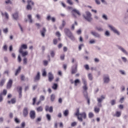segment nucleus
Returning a JSON list of instances; mask_svg holds the SVG:
<instances>
[{
    "label": "nucleus",
    "instance_id": "nucleus-62",
    "mask_svg": "<svg viewBox=\"0 0 128 128\" xmlns=\"http://www.w3.org/2000/svg\"><path fill=\"white\" fill-rule=\"evenodd\" d=\"M50 54L52 58H54V51H51Z\"/></svg>",
    "mask_w": 128,
    "mask_h": 128
},
{
    "label": "nucleus",
    "instance_id": "nucleus-60",
    "mask_svg": "<svg viewBox=\"0 0 128 128\" xmlns=\"http://www.w3.org/2000/svg\"><path fill=\"white\" fill-rule=\"evenodd\" d=\"M56 36H58V38L60 37V32H56Z\"/></svg>",
    "mask_w": 128,
    "mask_h": 128
},
{
    "label": "nucleus",
    "instance_id": "nucleus-47",
    "mask_svg": "<svg viewBox=\"0 0 128 128\" xmlns=\"http://www.w3.org/2000/svg\"><path fill=\"white\" fill-rule=\"evenodd\" d=\"M68 38H70V40H75L74 36H72V34H71L70 36H68Z\"/></svg>",
    "mask_w": 128,
    "mask_h": 128
},
{
    "label": "nucleus",
    "instance_id": "nucleus-56",
    "mask_svg": "<svg viewBox=\"0 0 128 128\" xmlns=\"http://www.w3.org/2000/svg\"><path fill=\"white\" fill-rule=\"evenodd\" d=\"M84 44H80V45H79V46H78V50H82V46H84Z\"/></svg>",
    "mask_w": 128,
    "mask_h": 128
},
{
    "label": "nucleus",
    "instance_id": "nucleus-27",
    "mask_svg": "<svg viewBox=\"0 0 128 128\" xmlns=\"http://www.w3.org/2000/svg\"><path fill=\"white\" fill-rule=\"evenodd\" d=\"M6 94H8V91L6 90V89H4L2 91V92L0 94V96H6Z\"/></svg>",
    "mask_w": 128,
    "mask_h": 128
},
{
    "label": "nucleus",
    "instance_id": "nucleus-9",
    "mask_svg": "<svg viewBox=\"0 0 128 128\" xmlns=\"http://www.w3.org/2000/svg\"><path fill=\"white\" fill-rule=\"evenodd\" d=\"M40 80V72H38L36 75L34 77V82H36Z\"/></svg>",
    "mask_w": 128,
    "mask_h": 128
},
{
    "label": "nucleus",
    "instance_id": "nucleus-14",
    "mask_svg": "<svg viewBox=\"0 0 128 128\" xmlns=\"http://www.w3.org/2000/svg\"><path fill=\"white\" fill-rule=\"evenodd\" d=\"M109 28H110V30H112L115 34H116L120 36V32H118V31L116 28L112 26H109Z\"/></svg>",
    "mask_w": 128,
    "mask_h": 128
},
{
    "label": "nucleus",
    "instance_id": "nucleus-10",
    "mask_svg": "<svg viewBox=\"0 0 128 128\" xmlns=\"http://www.w3.org/2000/svg\"><path fill=\"white\" fill-rule=\"evenodd\" d=\"M45 110L46 112H54V108L52 106H45Z\"/></svg>",
    "mask_w": 128,
    "mask_h": 128
},
{
    "label": "nucleus",
    "instance_id": "nucleus-3",
    "mask_svg": "<svg viewBox=\"0 0 128 128\" xmlns=\"http://www.w3.org/2000/svg\"><path fill=\"white\" fill-rule=\"evenodd\" d=\"M27 6L26 8L28 10H32V6H34V2L31 0H27Z\"/></svg>",
    "mask_w": 128,
    "mask_h": 128
},
{
    "label": "nucleus",
    "instance_id": "nucleus-23",
    "mask_svg": "<svg viewBox=\"0 0 128 128\" xmlns=\"http://www.w3.org/2000/svg\"><path fill=\"white\" fill-rule=\"evenodd\" d=\"M20 70H22V68L20 66H19L16 71L15 76H18V74L20 72Z\"/></svg>",
    "mask_w": 128,
    "mask_h": 128
},
{
    "label": "nucleus",
    "instance_id": "nucleus-17",
    "mask_svg": "<svg viewBox=\"0 0 128 128\" xmlns=\"http://www.w3.org/2000/svg\"><path fill=\"white\" fill-rule=\"evenodd\" d=\"M1 14H2V16L5 17V18H6V20H8L9 16H8V12H2Z\"/></svg>",
    "mask_w": 128,
    "mask_h": 128
},
{
    "label": "nucleus",
    "instance_id": "nucleus-32",
    "mask_svg": "<svg viewBox=\"0 0 128 128\" xmlns=\"http://www.w3.org/2000/svg\"><path fill=\"white\" fill-rule=\"evenodd\" d=\"M64 115L65 116H68V114H69V112L68 110H65L64 112H63Z\"/></svg>",
    "mask_w": 128,
    "mask_h": 128
},
{
    "label": "nucleus",
    "instance_id": "nucleus-41",
    "mask_svg": "<svg viewBox=\"0 0 128 128\" xmlns=\"http://www.w3.org/2000/svg\"><path fill=\"white\" fill-rule=\"evenodd\" d=\"M94 113H92V112H90L89 114H88V118H94Z\"/></svg>",
    "mask_w": 128,
    "mask_h": 128
},
{
    "label": "nucleus",
    "instance_id": "nucleus-38",
    "mask_svg": "<svg viewBox=\"0 0 128 128\" xmlns=\"http://www.w3.org/2000/svg\"><path fill=\"white\" fill-rule=\"evenodd\" d=\"M28 18L30 20V23L32 22V15L28 14Z\"/></svg>",
    "mask_w": 128,
    "mask_h": 128
},
{
    "label": "nucleus",
    "instance_id": "nucleus-11",
    "mask_svg": "<svg viewBox=\"0 0 128 128\" xmlns=\"http://www.w3.org/2000/svg\"><path fill=\"white\" fill-rule=\"evenodd\" d=\"M30 116L32 120H34L36 118V112L34 110H32L30 112Z\"/></svg>",
    "mask_w": 128,
    "mask_h": 128
},
{
    "label": "nucleus",
    "instance_id": "nucleus-51",
    "mask_svg": "<svg viewBox=\"0 0 128 128\" xmlns=\"http://www.w3.org/2000/svg\"><path fill=\"white\" fill-rule=\"evenodd\" d=\"M96 29H97L98 32H102L104 30H102V28L100 27H96Z\"/></svg>",
    "mask_w": 128,
    "mask_h": 128
},
{
    "label": "nucleus",
    "instance_id": "nucleus-19",
    "mask_svg": "<svg viewBox=\"0 0 128 128\" xmlns=\"http://www.w3.org/2000/svg\"><path fill=\"white\" fill-rule=\"evenodd\" d=\"M46 20H51L53 22H56V18L54 17H52V18L50 16H47Z\"/></svg>",
    "mask_w": 128,
    "mask_h": 128
},
{
    "label": "nucleus",
    "instance_id": "nucleus-61",
    "mask_svg": "<svg viewBox=\"0 0 128 128\" xmlns=\"http://www.w3.org/2000/svg\"><path fill=\"white\" fill-rule=\"evenodd\" d=\"M3 49L4 50L6 51L8 50V46L6 45H4L3 46Z\"/></svg>",
    "mask_w": 128,
    "mask_h": 128
},
{
    "label": "nucleus",
    "instance_id": "nucleus-34",
    "mask_svg": "<svg viewBox=\"0 0 128 128\" xmlns=\"http://www.w3.org/2000/svg\"><path fill=\"white\" fill-rule=\"evenodd\" d=\"M121 115H122V113L120 112L117 111L116 112V114L115 116L117 118H120V116Z\"/></svg>",
    "mask_w": 128,
    "mask_h": 128
},
{
    "label": "nucleus",
    "instance_id": "nucleus-26",
    "mask_svg": "<svg viewBox=\"0 0 128 128\" xmlns=\"http://www.w3.org/2000/svg\"><path fill=\"white\" fill-rule=\"evenodd\" d=\"M66 21H64V20H62V26L60 27V30H62V28H64V26H66Z\"/></svg>",
    "mask_w": 128,
    "mask_h": 128
},
{
    "label": "nucleus",
    "instance_id": "nucleus-13",
    "mask_svg": "<svg viewBox=\"0 0 128 128\" xmlns=\"http://www.w3.org/2000/svg\"><path fill=\"white\" fill-rule=\"evenodd\" d=\"M17 90L18 92L19 93V98H22V86H18L17 87Z\"/></svg>",
    "mask_w": 128,
    "mask_h": 128
},
{
    "label": "nucleus",
    "instance_id": "nucleus-6",
    "mask_svg": "<svg viewBox=\"0 0 128 128\" xmlns=\"http://www.w3.org/2000/svg\"><path fill=\"white\" fill-rule=\"evenodd\" d=\"M71 72L72 74H74L78 72V64L74 65L72 67Z\"/></svg>",
    "mask_w": 128,
    "mask_h": 128
},
{
    "label": "nucleus",
    "instance_id": "nucleus-58",
    "mask_svg": "<svg viewBox=\"0 0 128 128\" xmlns=\"http://www.w3.org/2000/svg\"><path fill=\"white\" fill-rule=\"evenodd\" d=\"M76 124H77L76 122H73L72 123L71 126H76Z\"/></svg>",
    "mask_w": 128,
    "mask_h": 128
},
{
    "label": "nucleus",
    "instance_id": "nucleus-49",
    "mask_svg": "<svg viewBox=\"0 0 128 128\" xmlns=\"http://www.w3.org/2000/svg\"><path fill=\"white\" fill-rule=\"evenodd\" d=\"M110 104L112 106H114V104H116V100H113L110 101Z\"/></svg>",
    "mask_w": 128,
    "mask_h": 128
},
{
    "label": "nucleus",
    "instance_id": "nucleus-2",
    "mask_svg": "<svg viewBox=\"0 0 128 128\" xmlns=\"http://www.w3.org/2000/svg\"><path fill=\"white\" fill-rule=\"evenodd\" d=\"M82 82L84 84V86H82V89L84 90V96H85L86 98H88V84L86 83V79L84 78H82Z\"/></svg>",
    "mask_w": 128,
    "mask_h": 128
},
{
    "label": "nucleus",
    "instance_id": "nucleus-36",
    "mask_svg": "<svg viewBox=\"0 0 128 128\" xmlns=\"http://www.w3.org/2000/svg\"><path fill=\"white\" fill-rule=\"evenodd\" d=\"M46 118L48 120H52V117L50 116V114H46Z\"/></svg>",
    "mask_w": 128,
    "mask_h": 128
},
{
    "label": "nucleus",
    "instance_id": "nucleus-30",
    "mask_svg": "<svg viewBox=\"0 0 128 128\" xmlns=\"http://www.w3.org/2000/svg\"><path fill=\"white\" fill-rule=\"evenodd\" d=\"M6 82V79H2L0 82V86H2Z\"/></svg>",
    "mask_w": 128,
    "mask_h": 128
},
{
    "label": "nucleus",
    "instance_id": "nucleus-21",
    "mask_svg": "<svg viewBox=\"0 0 128 128\" xmlns=\"http://www.w3.org/2000/svg\"><path fill=\"white\" fill-rule=\"evenodd\" d=\"M36 112H40L44 110V108L42 106H40L36 108Z\"/></svg>",
    "mask_w": 128,
    "mask_h": 128
},
{
    "label": "nucleus",
    "instance_id": "nucleus-15",
    "mask_svg": "<svg viewBox=\"0 0 128 128\" xmlns=\"http://www.w3.org/2000/svg\"><path fill=\"white\" fill-rule=\"evenodd\" d=\"M19 52L20 54H21L22 57L26 56L28 54V51L24 52V50H19Z\"/></svg>",
    "mask_w": 128,
    "mask_h": 128
},
{
    "label": "nucleus",
    "instance_id": "nucleus-12",
    "mask_svg": "<svg viewBox=\"0 0 128 128\" xmlns=\"http://www.w3.org/2000/svg\"><path fill=\"white\" fill-rule=\"evenodd\" d=\"M64 32L66 36H70L72 34V32H70V29L68 28H64Z\"/></svg>",
    "mask_w": 128,
    "mask_h": 128
},
{
    "label": "nucleus",
    "instance_id": "nucleus-63",
    "mask_svg": "<svg viewBox=\"0 0 128 128\" xmlns=\"http://www.w3.org/2000/svg\"><path fill=\"white\" fill-rule=\"evenodd\" d=\"M53 42L54 44H58V40L56 39H54Z\"/></svg>",
    "mask_w": 128,
    "mask_h": 128
},
{
    "label": "nucleus",
    "instance_id": "nucleus-4",
    "mask_svg": "<svg viewBox=\"0 0 128 128\" xmlns=\"http://www.w3.org/2000/svg\"><path fill=\"white\" fill-rule=\"evenodd\" d=\"M86 16H84L85 20H86L88 22H92V14L90 12H86Z\"/></svg>",
    "mask_w": 128,
    "mask_h": 128
},
{
    "label": "nucleus",
    "instance_id": "nucleus-39",
    "mask_svg": "<svg viewBox=\"0 0 128 128\" xmlns=\"http://www.w3.org/2000/svg\"><path fill=\"white\" fill-rule=\"evenodd\" d=\"M74 85L76 86H78V84H80V80L78 79H76L74 80Z\"/></svg>",
    "mask_w": 128,
    "mask_h": 128
},
{
    "label": "nucleus",
    "instance_id": "nucleus-57",
    "mask_svg": "<svg viewBox=\"0 0 128 128\" xmlns=\"http://www.w3.org/2000/svg\"><path fill=\"white\" fill-rule=\"evenodd\" d=\"M18 62H22V58H20V56L18 55Z\"/></svg>",
    "mask_w": 128,
    "mask_h": 128
},
{
    "label": "nucleus",
    "instance_id": "nucleus-28",
    "mask_svg": "<svg viewBox=\"0 0 128 128\" xmlns=\"http://www.w3.org/2000/svg\"><path fill=\"white\" fill-rule=\"evenodd\" d=\"M100 108H98L96 106L94 107V112H95L96 114H98L100 112Z\"/></svg>",
    "mask_w": 128,
    "mask_h": 128
},
{
    "label": "nucleus",
    "instance_id": "nucleus-20",
    "mask_svg": "<svg viewBox=\"0 0 128 128\" xmlns=\"http://www.w3.org/2000/svg\"><path fill=\"white\" fill-rule=\"evenodd\" d=\"M46 28H42V30L40 31L41 36H42L43 37H44V36H45L44 34H46Z\"/></svg>",
    "mask_w": 128,
    "mask_h": 128
},
{
    "label": "nucleus",
    "instance_id": "nucleus-42",
    "mask_svg": "<svg viewBox=\"0 0 128 128\" xmlns=\"http://www.w3.org/2000/svg\"><path fill=\"white\" fill-rule=\"evenodd\" d=\"M23 64H28V58H24L23 59Z\"/></svg>",
    "mask_w": 128,
    "mask_h": 128
},
{
    "label": "nucleus",
    "instance_id": "nucleus-22",
    "mask_svg": "<svg viewBox=\"0 0 128 128\" xmlns=\"http://www.w3.org/2000/svg\"><path fill=\"white\" fill-rule=\"evenodd\" d=\"M16 102V98H12L10 101H8V104H14L15 102Z\"/></svg>",
    "mask_w": 128,
    "mask_h": 128
},
{
    "label": "nucleus",
    "instance_id": "nucleus-5",
    "mask_svg": "<svg viewBox=\"0 0 128 128\" xmlns=\"http://www.w3.org/2000/svg\"><path fill=\"white\" fill-rule=\"evenodd\" d=\"M106 98V96H102L101 98H97V100L98 102V106L99 108H102V102Z\"/></svg>",
    "mask_w": 128,
    "mask_h": 128
},
{
    "label": "nucleus",
    "instance_id": "nucleus-53",
    "mask_svg": "<svg viewBox=\"0 0 128 128\" xmlns=\"http://www.w3.org/2000/svg\"><path fill=\"white\" fill-rule=\"evenodd\" d=\"M42 76H46V70H44L42 73Z\"/></svg>",
    "mask_w": 128,
    "mask_h": 128
},
{
    "label": "nucleus",
    "instance_id": "nucleus-48",
    "mask_svg": "<svg viewBox=\"0 0 128 128\" xmlns=\"http://www.w3.org/2000/svg\"><path fill=\"white\" fill-rule=\"evenodd\" d=\"M67 2L68 4H70V6H72L73 4L72 1V0H68Z\"/></svg>",
    "mask_w": 128,
    "mask_h": 128
},
{
    "label": "nucleus",
    "instance_id": "nucleus-16",
    "mask_svg": "<svg viewBox=\"0 0 128 128\" xmlns=\"http://www.w3.org/2000/svg\"><path fill=\"white\" fill-rule=\"evenodd\" d=\"M48 78L49 82H52V80H54V75L51 72H50L48 74Z\"/></svg>",
    "mask_w": 128,
    "mask_h": 128
},
{
    "label": "nucleus",
    "instance_id": "nucleus-18",
    "mask_svg": "<svg viewBox=\"0 0 128 128\" xmlns=\"http://www.w3.org/2000/svg\"><path fill=\"white\" fill-rule=\"evenodd\" d=\"M28 49V46L26 44H23L22 45H21V46L19 50H26Z\"/></svg>",
    "mask_w": 128,
    "mask_h": 128
},
{
    "label": "nucleus",
    "instance_id": "nucleus-44",
    "mask_svg": "<svg viewBox=\"0 0 128 128\" xmlns=\"http://www.w3.org/2000/svg\"><path fill=\"white\" fill-rule=\"evenodd\" d=\"M14 122H16V124H20V119L18 118H14Z\"/></svg>",
    "mask_w": 128,
    "mask_h": 128
},
{
    "label": "nucleus",
    "instance_id": "nucleus-7",
    "mask_svg": "<svg viewBox=\"0 0 128 128\" xmlns=\"http://www.w3.org/2000/svg\"><path fill=\"white\" fill-rule=\"evenodd\" d=\"M12 80L10 79L8 82H7L6 85V89L7 90H10L12 88Z\"/></svg>",
    "mask_w": 128,
    "mask_h": 128
},
{
    "label": "nucleus",
    "instance_id": "nucleus-59",
    "mask_svg": "<svg viewBox=\"0 0 128 128\" xmlns=\"http://www.w3.org/2000/svg\"><path fill=\"white\" fill-rule=\"evenodd\" d=\"M38 20H40V16L39 14H37L36 16Z\"/></svg>",
    "mask_w": 128,
    "mask_h": 128
},
{
    "label": "nucleus",
    "instance_id": "nucleus-55",
    "mask_svg": "<svg viewBox=\"0 0 128 128\" xmlns=\"http://www.w3.org/2000/svg\"><path fill=\"white\" fill-rule=\"evenodd\" d=\"M85 98L87 99L88 104H90V99L88 98V94H87V97L84 96Z\"/></svg>",
    "mask_w": 128,
    "mask_h": 128
},
{
    "label": "nucleus",
    "instance_id": "nucleus-54",
    "mask_svg": "<svg viewBox=\"0 0 128 128\" xmlns=\"http://www.w3.org/2000/svg\"><path fill=\"white\" fill-rule=\"evenodd\" d=\"M60 58L62 60H64V54L61 55L60 56Z\"/></svg>",
    "mask_w": 128,
    "mask_h": 128
},
{
    "label": "nucleus",
    "instance_id": "nucleus-35",
    "mask_svg": "<svg viewBox=\"0 0 128 128\" xmlns=\"http://www.w3.org/2000/svg\"><path fill=\"white\" fill-rule=\"evenodd\" d=\"M55 98H56V96H54V94H52L50 96V100L52 102H54Z\"/></svg>",
    "mask_w": 128,
    "mask_h": 128
},
{
    "label": "nucleus",
    "instance_id": "nucleus-40",
    "mask_svg": "<svg viewBox=\"0 0 128 128\" xmlns=\"http://www.w3.org/2000/svg\"><path fill=\"white\" fill-rule=\"evenodd\" d=\"M36 98L35 97L34 98H33L32 99V105L34 106V104H36Z\"/></svg>",
    "mask_w": 128,
    "mask_h": 128
},
{
    "label": "nucleus",
    "instance_id": "nucleus-24",
    "mask_svg": "<svg viewBox=\"0 0 128 128\" xmlns=\"http://www.w3.org/2000/svg\"><path fill=\"white\" fill-rule=\"evenodd\" d=\"M91 34H92V36H96V38H100V34L96 32H91Z\"/></svg>",
    "mask_w": 128,
    "mask_h": 128
},
{
    "label": "nucleus",
    "instance_id": "nucleus-37",
    "mask_svg": "<svg viewBox=\"0 0 128 128\" xmlns=\"http://www.w3.org/2000/svg\"><path fill=\"white\" fill-rule=\"evenodd\" d=\"M52 88H53V90H57L58 89V84H54L52 86Z\"/></svg>",
    "mask_w": 128,
    "mask_h": 128
},
{
    "label": "nucleus",
    "instance_id": "nucleus-1",
    "mask_svg": "<svg viewBox=\"0 0 128 128\" xmlns=\"http://www.w3.org/2000/svg\"><path fill=\"white\" fill-rule=\"evenodd\" d=\"M75 114L77 116V118L79 122H82L84 120H83L86 118V112L80 113V109L78 108L76 110Z\"/></svg>",
    "mask_w": 128,
    "mask_h": 128
},
{
    "label": "nucleus",
    "instance_id": "nucleus-46",
    "mask_svg": "<svg viewBox=\"0 0 128 128\" xmlns=\"http://www.w3.org/2000/svg\"><path fill=\"white\" fill-rule=\"evenodd\" d=\"M44 62V64L45 66H48V61L46 60H44L43 61Z\"/></svg>",
    "mask_w": 128,
    "mask_h": 128
},
{
    "label": "nucleus",
    "instance_id": "nucleus-43",
    "mask_svg": "<svg viewBox=\"0 0 128 128\" xmlns=\"http://www.w3.org/2000/svg\"><path fill=\"white\" fill-rule=\"evenodd\" d=\"M88 78L90 80H92V74H88Z\"/></svg>",
    "mask_w": 128,
    "mask_h": 128
},
{
    "label": "nucleus",
    "instance_id": "nucleus-33",
    "mask_svg": "<svg viewBox=\"0 0 128 128\" xmlns=\"http://www.w3.org/2000/svg\"><path fill=\"white\" fill-rule=\"evenodd\" d=\"M13 18L14 20H18V12L14 14H13Z\"/></svg>",
    "mask_w": 128,
    "mask_h": 128
},
{
    "label": "nucleus",
    "instance_id": "nucleus-8",
    "mask_svg": "<svg viewBox=\"0 0 128 128\" xmlns=\"http://www.w3.org/2000/svg\"><path fill=\"white\" fill-rule=\"evenodd\" d=\"M23 116H24V118H26L28 116V108L25 107L23 109Z\"/></svg>",
    "mask_w": 128,
    "mask_h": 128
},
{
    "label": "nucleus",
    "instance_id": "nucleus-29",
    "mask_svg": "<svg viewBox=\"0 0 128 128\" xmlns=\"http://www.w3.org/2000/svg\"><path fill=\"white\" fill-rule=\"evenodd\" d=\"M119 50H122V52L124 54H128V52H126V50L124 48H122V47L120 46Z\"/></svg>",
    "mask_w": 128,
    "mask_h": 128
},
{
    "label": "nucleus",
    "instance_id": "nucleus-52",
    "mask_svg": "<svg viewBox=\"0 0 128 128\" xmlns=\"http://www.w3.org/2000/svg\"><path fill=\"white\" fill-rule=\"evenodd\" d=\"M84 68H85L86 70H90V66L88 64H86L84 66Z\"/></svg>",
    "mask_w": 128,
    "mask_h": 128
},
{
    "label": "nucleus",
    "instance_id": "nucleus-31",
    "mask_svg": "<svg viewBox=\"0 0 128 128\" xmlns=\"http://www.w3.org/2000/svg\"><path fill=\"white\" fill-rule=\"evenodd\" d=\"M73 12H74V14H76L78 16H80V11L76 10V9H74L72 10Z\"/></svg>",
    "mask_w": 128,
    "mask_h": 128
},
{
    "label": "nucleus",
    "instance_id": "nucleus-50",
    "mask_svg": "<svg viewBox=\"0 0 128 128\" xmlns=\"http://www.w3.org/2000/svg\"><path fill=\"white\" fill-rule=\"evenodd\" d=\"M40 100L42 102V100H44V96H41L40 98Z\"/></svg>",
    "mask_w": 128,
    "mask_h": 128
},
{
    "label": "nucleus",
    "instance_id": "nucleus-64",
    "mask_svg": "<svg viewBox=\"0 0 128 128\" xmlns=\"http://www.w3.org/2000/svg\"><path fill=\"white\" fill-rule=\"evenodd\" d=\"M102 18L104 19V20H108V17L106 16L105 14H104L102 16Z\"/></svg>",
    "mask_w": 128,
    "mask_h": 128
},
{
    "label": "nucleus",
    "instance_id": "nucleus-45",
    "mask_svg": "<svg viewBox=\"0 0 128 128\" xmlns=\"http://www.w3.org/2000/svg\"><path fill=\"white\" fill-rule=\"evenodd\" d=\"M3 32L4 34H8V28H5L3 29Z\"/></svg>",
    "mask_w": 128,
    "mask_h": 128
},
{
    "label": "nucleus",
    "instance_id": "nucleus-25",
    "mask_svg": "<svg viewBox=\"0 0 128 128\" xmlns=\"http://www.w3.org/2000/svg\"><path fill=\"white\" fill-rule=\"evenodd\" d=\"M104 84H108L110 82V78L108 76L104 77Z\"/></svg>",
    "mask_w": 128,
    "mask_h": 128
}]
</instances>
